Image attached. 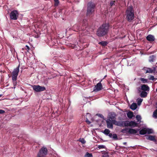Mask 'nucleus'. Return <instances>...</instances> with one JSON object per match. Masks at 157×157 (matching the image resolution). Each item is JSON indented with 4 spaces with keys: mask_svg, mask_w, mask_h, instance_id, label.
Here are the masks:
<instances>
[{
    "mask_svg": "<svg viewBox=\"0 0 157 157\" xmlns=\"http://www.w3.org/2000/svg\"><path fill=\"white\" fill-rule=\"evenodd\" d=\"M109 29L108 23L103 24L98 29L97 34L99 36H102L106 35L108 32Z\"/></svg>",
    "mask_w": 157,
    "mask_h": 157,
    "instance_id": "f257e3e1",
    "label": "nucleus"
},
{
    "mask_svg": "<svg viewBox=\"0 0 157 157\" xmlns=\"http://www.w3.org/2000/svg\"><path fill=\"white\" fill-rule=\"evenodd\" d=\"M126 15L128 21H131L134 17V11L132 6L128 7L126 11Z\"/></svg>",
    "mask_w": 157,
    "mask_h": 157,
    "instance_id": "f03ea898",
    "label": "nucleus"
},
{
    "mask_svg": "<svg viewBox=\"0 0 157 157\" xmlns=\"http://www.w3.org/2000/svg\"><path fill=\"white\" fill-rule=\"evenodd\" d=\"M19 67L20 65H19L16 68L14 69L12 73V80L14 86V88H15V86H16L17 84L16 80L17 79V76L19 71Z\"/></svg>",
    "mask_w": 157,
    "mask_h": 157,
    "instance_id": "7ed1b4c3",
    "label": "nucleus"
},
{
    "mask_svg": "<svg viewBox=\"0 0 157 157\" xmlns=\"http://www.w3.org/2000/svg\"><path fill=\"white\" fill-rule=\"evenodd\" d=\"M138 124L135 122L133 121H126L121 122V126H130L135 127L137 126Z\"/></svg>",
    "mask_w": 157,
    "mask_h": 157,
    "instance_id": "20e7f679",
    "label": "nucleus"
},
{
    "mask_svg": "<svg viewBox=\"0 0 157 157\" xmlns=\"http://www.w3.org/2000/svg\"><path fill=\"white\" fill-rule=\"evenodd\" d=\"M107 127L108 128H113V124L121 126V122H118L116 121H111L107 119L106 121Z\"/></svg>",
    "mask_w": 157,
    "mask_h": 157,
    "instance_id": "39448f33",
    "label": "nucleus"
},
{
    "mask_svg": "<svg viewBox=\"0 0 157 157\" xmlns=\"http://www.w3.org/2000/svg\"><path fill=\"white\" fill-rule=\"evenodd\" d=\"M95 6L93 3L90 2H89L88 4V8L87 12V15H89L91 14L94 11V8Z\"/></svg>",
    "mask_w": 157,
    "mask_h": 157,
    "instance_id": "423d86ee",
    "label": "nucleus"
},
{
    "mask_svg": "<svg viewBox=\"0 0 157 157\" xmlns=\"http://www.w3.org/2000/svg\"><path fill=\"white\" fill-rule=\"evenodd\" d=\"M47 149L44 147H43L40 150L37 155V157H45L47 154Z\"/></svg>",
    "mask_w": 157,
    "mask_h": 157,
    "instance_id": "0eeeda50",
    "label": "nucleus"
},
{
    "mask_svg": "<svg viewBox=\"0 0 157 157\" xmlns=\"http://www.w3.org/2000/svg\"><path fill=\"white\" fill-rule=\"evenodd\" d=\"M33 90L36 92H39L44 91L46 89L44 86H41L39 85H33L32 86Z\"/></svg>",
    "mask_w": 157,
    "mask_h": 157,
    "instance_id": "6e6552de",
    "label": "nucleus"
},
{
    "mask_svg": "<svg viewBox=\"0 0 157 157\" xmlns=\"http://www.w3.org/2000/svg\"><path fill=\"white\" fill-rule=\"evenodd\" d=\"M10 16L11 19L17 20L18 16V13L17 11L14 10L11 11L10 13Z\"/></svg>",
    "mask_w": 157,
    "mask_h": 157,
    "instance_id": "1a4fd4ad",
    "label": "nucleus"
},
{
    "mask_svg": "<svg viewBox=\"0 0 157 157\" xmlns=\"http://www.w3.org/2000/svg\"><path fill=\"white\" fill-rule=\"evenodd\" d=\"M102 81V80H101V81L99 82L96 85H95L93 91L94 92H97L100 90H101L102 89V86L101 82Z\"/></svg>",
    "mask_w": 157,
    "mask_h": 157,
    "instance_id": "9d476101",
    "label": "nucleus"
},
{
    "mask_svg": "<svg viewBox=\"0 0 157 157\" xmlns=\"http://www.w3.org/2000/svg\"><path fill=\"white\" fill-rule=\"evenodd\" d=\"M116 115L115 113H109V117L108 118V119L110 120L111 121H115V117Z\"/></svg>",
    "mask_w": 157,
    "mask_h": 157,
    "instance_id": "9b49d317",
    "label": "nucleus"
},
{
    "mask_svg": "<svg viewBox=\"0 0 157 157\" xmlns=\"http://www.w3.org/2000/svg\"><path fill=\"white\" fill-rule=\"evenodd\" d=\"M147 40L150 41H152L154 40L155 37L154 36L151 35H149L147 37Z\"/></svg>",
    "mask_w": 157,
    "mask_h": 157,
    "instance_id": "f8f14e48",
    "label": "nucleus"
},
{
    "mask_svg": "<svg viewBox=\"0 0 157 157\" xmlns=\"http://www.w3.org/2000/svg\"><path fill=\"white\" fill-rule=\"evenodd\" d=\"M141 89L144 91H149V88L147 85L143 84L141 86Z\"/></svg>",
    "mask_w": 157,
    "mask_h": 157,
    "instance_id": "ddd939ff",
    "label": "nucleus"
},
{
    "mask_svg": "<svg viewBox=\"0 0 157 157\" xmlns=\"http://www.w3.org/2000/svg\"><path fill=\"white\" fill-rule=\"evenodd\" d=\"M146 138L151 141H155V140L154 136L151 135H149L146 137Z\"/></svg>",
    "mask_w": 157,
    "mask_h": 157,
    "instance_id": "4468645a",
    "label": "nucleus"
},
{
    "mask_svg": "<svg viewBox=\"0 0 157 157\" xmlns=\"http://www.w3.org/2000/svg\"><path fill=\"white\" fill-rule=\"evenodd\" d=\"M137 131L133 129H130L128 130V132L130 134H135L137 133Z\"/></svg>",
    "mask_w": 157,
    "mask_h": 157,
    "instance_id": "2eb2a0df",
    "label": "nucleus"
},
{
    "mask_svg": "<svg viewBox=\"0 0 157 157\" xmlns=\"http://www.w3.org/2000/svg\"><path fill=\"white\" fill-rule=\"evenodd\" d=\"M137 107V105L135 103H132L130 106L131 109L132 110H135L136 109Z\"/></svg>",
    "mask_w": 157,
    "mask_h": 157,
    "instance_id": "dca6fc26",
    "label": "nucleus"
},
{
    "mask_svg": "<svg viewBox=\"0 0 157 157\" xmlns=\"http://www.w3.org/2000/svg\"><path fill=\"white\" fill-rule=\"evenodd\" d=\"M127 116L129 118H132L133 117L134 115L132 112H129L127 113Z\"/></svg>",
    "mask_w": 157,
    "mask_h": 157,
    "instance_id": "f3484780",
    "label": "nucleus"
},
{
    "mask_svg": "<svg viewBox=\"0 0 157 157\" xmlns=\"http://www.w3.org/2000/svg\"><path fill=\"white\" fill-rule=\"evenodd\" d=\"M146 133V128H144L140 131V134L141 135H144Z\"/></svg>",
    "mask_w": 157,
    "mask_h": 157,
    "instance_id": "a211bd4d",
    "label": "nucleus"
},
{
    "mask_svg": "<svg viewBox=\"0 0 157 157\" xmlns=\"http://www.w3.org/2000/svg\"><path fill=\"white\" fill-rule=\"evenodd\" d=\"M146 133L151 134L153 133V130L151 129L146 128Z\"/></svg>",
    "mask_w": 157,
    "mask_h": 157,
    "instance_id": "6ab92c4d",
    "label": "nucleus"
},
{
    "mask_svg": "<svg viewBox=\"0 0 157 157\" xmlns=\"http://www.w3.org/2000/svg\"><path fill=\"white\" fill-rule=\"evenodd\" d=\"M156 105L157 109L153 112V116L155 118H157V103H156Z\"/></svg>",
    "mask_w": 157,
    "mask_h": 157,
    "instance_id": "aec40b11",
    "label": "nucleus"
},
{
    "mask_svg": "<svg viewBox=\"0 0 157 157\" xmlns=\"http://www.w3.org/2000/svg\"><path fill=\"white\" fill-rule=\"evenodd\" d=\"M147 93L145 91H142L140 94V96L142 97H145L147 95Z\"/></svg>",
    "mask_w": 157,
    "mask_h": 157,
    "instance_id": "412c9836",
    "label": "nucleus"
},
{
    "mask_svg": "<svg viewBox=\"0 0 157 157\" xmlns=\"http://www.w3.org/2000/svg\"><path fill=\"white\" fill-rule=\"evenodd\" d=\"M143 99L140 98H138L137 100V103L138 105H140L143 101Z\"/></svg>",
    "mask_w": 157,
    "mask_h": 157,
    "instance_id": "4be33fe9",
    "label": "nucleus"
},
{
    "mask_svg": "<svg viewBox=\"0 0 157 157\" xmlns=\"http://www.w3.org/2000/svg\"><path fill=\"white\" fill-rule=\"evenodd\" d=\"M136 118L137 120L138 121L141 122V117L140 115H137L136 117Z\"/></svg>",
    "mask_w": 157,
    "mask_h": 157,
    "instance_id": "5701e85b",
    "label": "nucleus"
},
{
    "mask_svg": "<svg viewBox=\"0 0 157 157\" xmlns=\"http://www.w3.org/2000/svg\"><path fill=\"white\" fill-rule=\"evenodd\" d=\"M140 80L143 83H145L147 82V80L143 78H140Z\"/></svg>",
    "mask_w": 157,
    "mask_h": 157,
    "instance_id": "b1692460",
    "label": "nucleus"
},
{
    "mask_svg": "<svg viewBox=\"0 0 157 157\" xmlns=\"http://www.w3.org/2000/svg\"><path fill=\"white\" fill-rule=\"evenodd\" d=\"M85 157H93V155L92 154L86 152L85 155Z\"/></svg>",
    "mask_w": 157,
    "mask_h": 157,
    "instance_id": "393cba45",
    "label": "nucleus"
},
{
    "mask_svg": "<svg viewBox=\"0 0 157 157\" xmlns=\"http://www.w3.org/2000/svg\"><path fill=\"white\" fill-rule=\"evenodd\" d=\"M79 141L82 144H85L86 142V141L83 138H80Z\"/></svg>",
    "mask_w": 157,
    "mask_h": 157,
    "instance_id": "a878e982",
    "label": "nucleus"
},
{
    "mask_svg": "<svg viewBox=\"0 0 157 157\" xmlns=\"http://www.w3.org/2000/svg\"><path fill=\"white\" fill-rule=\"evenodd\" d=\"M99 44L101 45L102 46H105L107 44V42L105 41H102L100 42Z\"/></svg>",
    "mask_w": 157,
    "mask_h": 157,
    "instance_id": "bb28decb",
    "label": "nucleus"
},
{
    "mask_svg": "<svg viewBox=\"0 0 157 157\" xmlns=\"http://www.w3.org/2000/svg\"><path fill=\"white\" fill-rule=\"evenodd\" d=\"M110 132V131L108 129H105L104 131V133L105 134L108 135Z\"/></svg>",
    "mask_w": 157,
    "mask_h": 157,
    "instance_id": "cd10ccee",
    "label": "nucleus"
},
{
    "mask_svg": "<svg viewBox=\"0 0 157 157\" xmlns=\"http://www.w3.org/2000/svg\"><path fill=\"white\" fill-rule=\"evenodd\" d=\"M153 71V70L151 68H148L146 71V73H152Z\"/></svg>",
    "mask_w": 157,
    "mask_h": 157,
    "instance_id": "c85d7f7f",
    "label": "nucleus"
},
{
    "mask_svg": "<svg viewBox=\"0 0 157 157\" xmlns=\"http://www.w3.org/2000/svg\"><path fill=\"white\" fill-rule=\"evenodd\" d=\"M128 128H126L124 129H122L121 132L123 133H127L128 132Z\"/></svg>",
    "mask_w": 157,
    "mask_h": 157,
    "instance_id": "c756f323",
    "label": "nucleus"
},
{
    "mask_svg": "<svg viewBox=\"0 0 157 157\" xmlns=\"http://www.w3.org/2000/svg\"><path fill=\"white\" fill-rule=\"evenodd\" d=\"M55 2V5L56 6H58L59 4V1L58 0H54Z\"/></svg>",
    "mask_w": 157,
    "mask_h": 157,
    "instance_id": "7c9ffc66",
    "label": "nucleus"
},
{
    "mask_svg": "<svg viewBox=\"0 0 157 157\" xmlns=\"http://www.w3.org/2000/svg\"><path fill=\"white\" fill-rule=\"evenodd\" d=\"M149 79L150 80H153L155 79V78L153 76L151 75L149 77Z\"/></svg>",
    "mask_w": 157,
    "mask_h": 157,
    "instance_id": "2f4dec72",
    "label": "nucleus"
},
{
    "mask_svg": "<svg viewBox=\"0 0 157 157\" xmlns=\"http://www.w3.org/2000/svg\"><path fill=\"white\" fill-rule=\"evenodd\" d=\"M113 139H117V136L116 134H113Z\"/></svg>",
    "mask_w": 157,
    "mask_h": 157,
    "instance_id": "473e14b6",
    "label": "nucleus"
},
{
    "mask_svg": "<svg viewBox=\"0 0 157 157\" xmlns=\"http://www.w3.org/2000/svg\"><path fill=\"white\" fill-rule=\"evenodd\" d=\"M105 146L103 145H99L98 147V148L99 149H101L102 148H105Z\"/></svg>",
    "mask_w": 157,
    "mask_h": 157,
    "instance_id": "72a5a7b5",
    "label": "nucleus"
},
{
    "mask_svg": "<svg viewBox=\"0 0 157 157\" xmlns=\"http://www.w3.org/2000/svg\"><path fill=\"white\" fill-rule=\"evenodd\" d=\"M73 28L74 29H75V28H76L77 29H78V25H75L73 26Z\"/></svg>",
    "mask_w": 157,
    "mask_h": 157,
    "instance_id": "f704fd0d",
    "label": "nucleus"
},
{
    "mask_svg": "<svg viewBox=\"0 0 157 157\" xmlns=\"http://www.w3.org/2000/svg\"><path fill=\"white\" fill-rule=\"evenodd\" d=\"M102 157H109L107 154H105Z\"/></svg>",
    "mask_w": 157,
    "mask_h": 157,
    "instance_id": "c9c22d12",
    "label": "nucleus"
},
{
    "mask_svg": "<svg viewBox=\"0 0 157 157\" xmlns=\"http://www.w3.org/2000/svg\"><path fill=\"white\" fill-rule=\"evenodd\" d=\"M86 122L88 124H90V121L88 120V119L87 118L86 119Z\"/></svg>",
    "mask_w": 157,
    "mask_h": 157,
    "instance_id": "e433bc0d",
    "label": "nucleus"
},
{
    "mask_svg": "<svg viewBox=\"0 0 157 157\" xmlns=\"http://www.w3.org/2000/svg\"><path fill=\"white\" fill-rule=\"evenodd\" d=\"M5 113V111L4 110L0 109V113L2 114Z\"/></svg>",
    "mask_w": 157,
    "mask_h": 157,
    "instance_id": "4c0bfd02",
    "label": "nucleus"
},
{
    "mask_svg": "<svg viewBox=\"0 0 157 157\" xmlns=\"http://www.w3.org/2000/svg\"><path fill=\"white\" fill-rule=\"evenodd\" d=\"M114 2H115L114 1L111 2L110 3V5L111 6H112L114 4Z\"/></svg>",
    "mask_w": 157,
    "mask_h": 157,
    "instance_id": "58836bf2",
    "label": "nucleus"
},
{
    "mask_svg": "<svg viewBox=\"0 0 157 157\" xmlns=\"http://www.w3.org/2000/svg\"><path fill=\"white\" fill-rule=\"evenodd\" d=\"M26 47L27 48L28 50L29 49V48L28 45H26Z\"/></svg>",
    "mask_w": 157,
    "mask_h": 157,
    "instance_id": "ea45409f",
    "label": "nucleus"
},
{
    "mask_svg": "<svg viewBox=\"0 0 157 157\" xmlns=\"http://www.w3.org/2000/svg\"><path fill=\"white\" fill-rule=\"evenodd\" d=\"M98 116H100V117H101V116H102V115H101L100 114H98L97 115Z\"/></svg>",
    "mask_w": 157,
    "mask_h": 157,
    "instance_id": "a19ab883",
    "label": "nucleus"
},
{
    "mask_svg": "<svg viewBox=\"0 0 157 157\" xmlns=\"http://www.w3.org/2000/svg\"><path fill=\"white\" fill-rule=\"evenodd\" d=\"M109 136L110 137H111L112 136V134H109Z\"/></svg>",
    "mask_w": 157,
    "mask_h": 157,
    "instance_id": "79ce46f5",
    "label": "nucleus"
},
{
    "mask_svg": "<svg viewBox=\"0 0 157 157\" xmlns=\"http://www.w3.org/2000/svg\"><path fill=\"white\" fill-rule=\"evenodd\" d=\"M124 145L126 144V142L124 143Z\"/></svg>",
    "mask_w": 157,
    "mask_h": 157,
    "instance_id": "37998d69",
    "label": "nucleus"
},
{
    "mask_svg": "<svg viewBox=\"0 0 157 157\" xmlns=\"http://www.w3.org/2000/svg\"><path fill=\"white\" fill-rule=\"evenodd\" d=\"M87 114L88 115H89L90 116V114H89V113H87Z\"/></svg>",
    "mask_w": 157,
    "mask_h": 157,
    "instance_id": "c03bdc74",
    "label": "nucleus"
},
{
    "mask_svg": "<svg viewBox=\"0 0 157 157\" xmlns=\"http://www.w3.org/2000/svg\"><path fill=\"white\" fill-rule=\"evenodd\" d=\"M2 95L0 94V98L2 96Z\"/></svg>",
    "mask_w": 157,
    "mask_h": 157,
    "instance_id": "a18cd8bd",
    "label": "nucleus"
},
{
    "mask_svg": "<svg viewBox=\"0 0 157 157\" xmlns=\"http://www.w3.org/2000/svg\"><path fill=\"white\" fill-rule=\"evenodd\" d=\"M156 91L157 92V89H156Z\"/></svg>",
    "mask_w": 157,
    "mask_h": 157,
    "instance_id": "49530a36",
    "label": "nucleus"
}]
</instances>
